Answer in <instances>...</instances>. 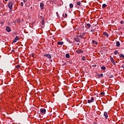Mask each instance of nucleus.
Masks as SVG:
<instances>
[{
    "instance_id": "24",
    "label": "nucleus",
    "mask_w": 124,
    "mask_h": 124,
    "mask_svg": "<svg viewBox=\"0 0 124 124\" xmlns=\"http://www.w3.org/2000/svg\"><path fill=\"white\" fill-rule=\"evenodd\" d=\"M106 6H107V5H106V4H103V5H102V7H103V8H105V7Z\"/></svg>"
},
{
    "instance_id": "18",
    "label": "nucleus",
    "mask_w": 124,
    "mask_h": 124,
    "mask_svg": "<svg viewBox=\"0 0 124 124\" xmlns=\"http://www.w3.org/2000/svg\"><path fill=\"white\" fill-rule=\"evenodd\" d=\"M100 77H103V74H101L98 75V78H100Z\"/></svg>"
},
{
    "instance_id": "3",
    "label": "nucleus",
    "mask_w": 124,
    "mask_h": 124,
    "mask_svg": "<svg viewBox=\"0 0 124 124\" xmlns=\"http://www.w3.org/2000/svg\"><path fill=\"white\" fill-rule=\"evenodd\" d=\"M76 52L78 54H83L84 53V51L82 49H78Z\"/></svg>"
},
{
    "instance_id": "19",
    "label": "nucleus",
    "mask_w": 124,
    "mask_h": 124,
    "mask_svg": "<svg viewBox=\"0 0 124 124\" xmlns=\"http://www.w3.org/2000/svg\"><path fill=\"white\" fill-rule=\"evenodd\" d=\"M87 26L88 27V28H87V29H90V28H91V24L88 23L87 24Z\"/></svg>"
},
{
    "instance_id": "45",
    "label": "nucleus",
    "mask_w": 124,
    "mask_h": 124,
    "mask_svg": "<svg viewBox=\"0 0 124 124\" xmlns=\"http://www.w3.org/2000/svg\"><path fill=\"white\" fill-rule=\"evenodd\" d=\"M32 57H33H33H34V55H33V54H32Z\"/></svg>"
},
{
    "instance_id": "44",
    "label": "nucleus",
    "mask_w": 124,
    "mask_h": 124,
    "mask_svg": "<svg viewBox=\"0 0 124 124\" xmlns=\"http://www.w3.org/2000/svg\"><path fill=\"white\" fill-rule=\"evenodd\" d=\"M22 22H24V19H22Z\"/></svg>"
},
{
    "instance_id": "8",
    "label": "nucleus",
    "mask_w": 124,
    "mask_h": 124,
    "mask_svg": "<svg viewBox=\"0 0 124 124\" xmlns=\"http://www.w3.org/2000/svg\"><path fill=\"white\" fill-rule=\"evenodd\" d=\"M41 9H44V4L43 3H41L40 5Z\"/></svg>"
},
{
    "instance_id": "17",
    "label": "nucleus",
    "mask_w": 124,
    "mask_h": 124,
    "mask_svg": "<svg viewBox=\"0 0 124 124\" xmlns=\"http://www.w3.org/2000/svg\"><path fill=\"white\" fill-rule=\"evenodd\" d=\"M101 69L102 70H105V69H106V67L104 66H103L101 67Z\"/></svg>"
},
{
    "instance_id": "20",
    "label": "nucleus",
    "mask_w": 124,
    "mask_h": 124,
    "mask_svg": "<svg viewBox=\"0 0 124 124\" xmlns=\"http://www.w3.org/2000/svg\"><path fill=\"white\" fill-rule=\"evenodd\" d=\"M119 57H120V58H124V54H120L119 55Z\"/></svg>"
},
{
    "instance_id": "2",
    "label": "nucleus",
    "mask_w": 124,
    "mask_h": 124,
    "mask_svg": "<svg viewBox=\"0 0 124 124\" xmlns=\"http://www.w3.org/2000/svg\"><path fill=\"white\" fill-rule=\"evenodd\" d=\"M5 30L7 32H10L11 31V28L9 26H6Z\"/></svg>"
},
{
    "instance_id": "10",
    "label": "nucleus",
    "mask_w": 124,
    "mask_h": 124,
    "mask_svg": "<svg viewBox=\"0 0 124 124\" xmlns=\"http://www.w3.org/2000/svg\"><path fill=\"white\" fill-rule=\"evenodd\" d=\"M74 40L77 42H80V39L79 38H75Z\"/></svg>"
},
{
    "instance_id": "15",
    "label": "nucleus",
    "mask_w": 124,
    "mask_h": 124,
    "mask_svg": "<svg viewBox=\"0 0 124 124\" xmlns=\"http://www.w3.org/2000/svg\"><path fill=\"white\" fill-rule=\"evenodd\" d=\"M45 21V19L44 18H43L42 22H41V24L43 26V25H44V22Z\"/></svg>"
},
{
    "instance_id": "29",
    "label": "nucleus",
    "mask_w": 124,
    "mask_h": 124,
    "mask_svg": "<svg viewBox=\"0 0 124 124\" xmlns=\"http://www.w3.org/2000/svg\"><path fill=\"white\" fill-rule=\"evenodd\" d=\"M20 5L21 6H22V7H23V6H24V3H23V2H21L20 3Z\"/></svg>"
},
{
    "instance_id": "38",
    "label": "nucleus",
    "mask_w": 124,
    "mask_h": 124,
    "mask_svg": "<svg viewBox=\"0 0 124 124\" xmlns=\"http://www.w3.org/2000/svg\"><path fill=\"white\" fill-rule=\"evenodd\" d=\"M77 36H78V37H80V38H83V37H82L81 35Z\"/></svg>"
},
{
    "instance_id": "39",
    "label": "nucleus",
    "mask_w": 124,
    "mask_h": 124,
    "mask_svg": "<svg viewBox=\"0 0 124 124\" xmlns=\"http://www.w3.org/2000/svg\"><path fill=\"white\" fill-rule=\"evenodd\" d=\"M56 15H57V16H58V17H59V13L57 12L56 13Z\"/></svg>"
},
{
    "instance_id": "32",
    "label": "nucleus",
    "mask_w": 124,
    "mask_h": 124,
    "mask_svg": "<svg viewBox=\"0 0 124 124\" xmlns=\"http://www.w3.org/2000/svg\"><path fill=\"white\" fill-rule=\"evenodd\" d=\"M91 100H92V102L93 101V100H94V98H93V97H91Z\"/></svg>"
},
{
    "instance_id": "47",
    "label": "nucleus",
    "mask_w": 124,
    "mask_h": 124,
    "mask_svg": "<svg viewBox=\"0 0 124 124\" xmlns=\"http://www.w3.org/2000/svg\"><path fill=\"white\" fill-rule=\"evenodd\" d=\"M78 45H79V43H78Z\"/></svg>"
},
{
    "instance_id": "33",
    "label": "nucleus",
    "mask_w": 124,
    "mask_h": 124,
    "mask_svg": "<svg viewBox=\"0 0 124 124\" xmlns=\"http://www.w3.org/2000/svg\"><path fill=\"white\" fill-rule=\"evenodd\" d=\"M120 24H121V25H123V24H124V21H120Z\"/></svg>"
},
{
    "instance_id": "40",
    "label": "nucleus",
    "mask_w": 124,
    "mask_h": 124,
    "mask_svg": "<svg viewBox=\"0 0 124 124\" xmlns=\"http://www.w3.org/2000/svg\"><path fill=\"white\" fill-rule=\"evenodd\" d=\"M63 65H66V62H64L63 64Z\"/></svg>"
},
{
    "instance_id": "41",
    "label": "nucleus",
    "mask_w": 124,
    "mask_h": 124,
    "mask_svg": "<svg viewBox=\"0 0 124 124\" xmlns=\"http://www.w3.org/2000/svg\"><path fill=\"white\" fill-rule=\"evenodd\" d=\"M121 67H122V68H124V65H122L121 66Z\"/></svg>"
},
{
    "instance_id": "11",
    "label": "nucleus",
    "mask_w": 124,
    "mask_h": 124,
    "mask_svg": "<svg viewBox=\"0 0 124 124\" xmlns=\"http://www.w3.org/2000/svg\"><path fill=\"white\" fill-rule=\"evenodd\" d=\"M103 34L105 36H107V37H109V35H108V33H107V32H104Z\"/></svg>"
},
{
    "instance_id": "6",
    "label": "nucleus",
    "mask_w": 124,
    "mask_h": 124,
    "mask_svg": "<svg viewBox=\"0 0 124 124\" xmlns=\"http://www.w3.org/2000/svg\"><path fill=\"white\" fill-rule=\"evenodd\" d=\"M103 115L106 119H108V113H107V112L106 111L104 112Z\"/></svg>"
},
{
    "instance_id": "26",
    "label": "nucleus",
    "mask_w": 124,
    "mask_h": 124,
    "mask_svg": "<svg viewBox=\"0 0 124 124\" xmlns=\"http://www.w3.org/2000/svg\"><path fill=\"white\" fill-rule=\"evenodd\" d=\"M82 60V61H86V57L85 56H83Z\"/></svg>"
},
{
    "instance_id": "25",
    "label": "nucleus",
    "mask_w": 124,
    "mask_h": 124,
    "mask_svg": "<svg viewBox=\"0 0 124 124\" xmlns=\"http://www.w3.org/2000/svg\"><path fill=\"white\" fill-rule=\"evenodd\" d=\"M88 103H92V102H93V101L91 100H88L87 101Z\"/></svg>"
},
{
    "instance_id": "4",
    "label": "nucleus",
    "mask_w": 124,
    "mask_h": 124,
    "mask_svg": "<svg viewBox=\"0 0 124 124\" xmlns=\"http://www.w3.org/2000/svg\"><path fill=\"white\" fill-rule=\"evenodd\" d=\"M18 40H19V36H16L15 39L14 40V41H13V43H16V42H17V41H18Z\"/></svg>"
},
{
    "instance_id": "34",
    "label": "nucleus",
    "mask_w": 124,
    "mask_h": 124,
    "mask_svg": "<svg viewBox=\"0 0 124 124\" xmlns=\"http://www.w3.org/2000/svg\"><path fill=\"white\" fill-rule=\"evenodd\" d=\"M113 77H114V76H113V75H110L109 76V78H113Z\"/></svg>"
},
{
    "instance_id": "14",
    "label": "nucleus",
    "mask_w": 124,
    "mask_h": 124,
    "mask_svg": "<svg viewBox=\"0 0 124 124\" xmlns=\"http://www.w3.org/2000/svg\"><path fill=\"white\" fill-rule=\"evenodd\" d=\"M116 46L117 47H120V46H121V44L120 43V42H116Z\"/></svg>"
},
{
    "instance_id": "27",
    "label": "nucleus",
    "mask_w": 124,
    "mask_h": 124,
    "mask_svg": "<svg viewBox=\"0 0 124 124\" xmlns=\"http://www.w3.org/2000/svg\"><path fill=\"white\" fill-rule=\"evenodd\" d=\"M16 68H17V69H18L20 68V66L19 65H17L16 66Z\"/></svg>"
},
{
    "instance_id": "31",
    "label": "nucleus",
    "mask_w": 124,
    "mask_h": 124,
    "mask_svg": "<svg viewBox=\"0 0 124 124\" xmlns=\"http://www.w3.org/2000/svg\"><path fill=\"white\" fill-rule=\"evenodd\" d=\"M17 23H21V20H20V19H17Z\"/></svg>"
},
{
    "instance_id": "28",
    "label": "nucleus",
    "mask_w": 124,
    "mask_h": 124,
    "mask_svg": "<svg viewBox=\"0 0 124 124\" xmlns=\"http://www.w3.org/2000/svg\"><path fill=\"white\" fill-rule=\"evenodd\" d=\"M100 94H101V95H104V94H105V93H104V92H101V93H100Z\"/></svg>"
},
{
    "instance_id": "23",
    "label": "nucleus",
    "mask_w": 124,
    "mask_h": 124,
    "mask_svg": "<svg viewBox=\"0 0 124 124\" xmlns=\"http://www.w3.org/2000/svg\"><path fill=\"white\" fill-rule=\"evenodd\" d=\"M70 8H73V5L72 3L70 4L69 5Z\"/></svg>"
},
{
    "instance_id": "30",
    "label": "nucleus",
    "mask_w": 124,
    "mask_h": 124,
    "mask_svg": "<svg viewBox=\"0 0 124 124\" xmlns=\"http://www.w3.org/2000/svg\"><path fill=\"white\" fill-rule=\"evenodd\" d=\"M62 16H63V17H67V14H65V16H64V14H63L62 15Z\"/></svg>"
},
{
    "instance_id": "21",
    "label": "nucleus",
    "mask_w": 124,
    "mask_h": 124,
    "mask_svg": "<svg viewBox=\"0 0 124 124\" xmlns=\"http://www.w3.org/2000/svg\"><path fill=\"white\" fill-rule=\"evenodd\" d=\"M77 4V5H78V6H81V2H78Z\"/></svg>"
},
{
    "instance_id": "9",
    "label": "nucleus",
    "mask_w": 124,
    "mask_h": 124,
    "mask_svg": "<svg viewBox=\"0 0 124 124\" xmlns=\"http://www.w3.org/2000/svg\"><path fill=\"white\" fill-rule=\"evenodd\" d=\"M41 112L43 114H45L46 113V109L45 108H42L41 109Z\"/></svg>"
},
{
    "instance_id": "42",
    "label": "nucleus",
    "mask_w": 124,
    "mask_h": 124,
    "mask_svg": "<svg viewBox=\"0 0 124 124\" xmlns=\"http://www.w3.org/2000/svg\"><path fill=\"white\" fill-rule=\"evenodd\" d=\"M93 66H94V67H96V64H94V65H93Z\"/></svg>"
},
{
    "instance_id": "7",
    "label": "nucleus",
    "mask_w": 124,
    "mask_h": 124,
    "mask_svg": "<svg viewBox=\"0 0 124 124\" xmlns=\"http://www.w3.org/2000/svg\"><path fill=\"white\" fill-rule=\"evenodd\" d=\"M44 57H46V58H48V59H51V58H52V56H51V54H45Z\"/></svg>"
},
{
    "instance_id": "46",
    "label": "nucleus",
    "mask_w": 124,
    "mask_h": 124,
    "mask_svg": "<svg viewBox=\"0 0 124 124\" xmlns=\"http://www.w3.org/2000/svg\"><path fill=\"white\" fill-rule=\"evenodd\" d=\"M5 0V1H7V0Z\"/></svg>"
},
{
    "instance_id": "12",
    "label": "nucleus",
    "mask_w": 124,
    "mask_h": 124,
    "mask_svg": "<svg viewBox=\"0 0 124 124\" xmlns=\"http://www.w3.org/2000/svg\"><path fill=\"white\" fill-rule=\"evenodd\" d=\"M63 44H64V43H63V42H57V44L58 45H63Z\"/></svg>"
},
{
    "instance_id": "22",
    "label": "nucleus",
    "mask_w": 124,
    "mask_h": 124,
    "mask_svg": "<svg viewBox=\"0 0 124 124\" xmlns=\"http://www.w3.org/2000/svg\"><path fill=\"white\" fill-rule=\"evenodd\" d=\"M118 53H119V51H118V50H115V51L114 52V55H117V54H118Z\"/></svg>"
},
{
    "instance_id": "43",
    "label": "nucleus",
    "mask_w": 124,
    "mask_h": 124,
    "mask_svg": "<svg viewBox=\"0 0 124 124\" xmlns=\"http://www.w3.org/2000/svg\"><path fill=\"white\" fill-rule=\"evenodd\" d=\"M50 62H53V60H50Z\"/></svg>"
},
{
    "instance_id": "13",
    "label": "nucleus",
    "mask_w": 124,
    "mask_h": 124,
    "mask_svg": "<svg viewBox=\"0 0 124 124\" xmlns=\"http://www.w3.org/2000/svg\"><path fill=\"white\" fill-rule=\"evenodd\" d=\"M65 57L66 59H69L70 58V55L68 53H67L65 54Z\"/></svg>"
},
{
    "instance_id": "16",
    "label": "nucleus",
    "mask_w": 124,
    "mask_h": 124,
    "mask_svg": "<svg viewBox=\"0 0 124 124\" xmlns=\"http://www.w3.org/2000/svg\"><path fill=\"white\" fill-rule=\"evenodd\" d=\"M92 43L93 44H95V45H97L98 43L97 42H95V41L94 40H92Z\"/></svg>"
},
{
    "instance_id": "48",
    "label": "nucleus",
    "mask_w": 124,
    "mask_h": 124,
    "mask_svg": "<svg viewBox=\"0 0 124 124\" xmlns=\"http://www.w3.org/2000/svg\"><path fill=\"white\" fill-rule=\"evenodd\" d=\"M85 34V33H84L83 34Z\"/></svg>"
},
{
    "instance_id": "35",
    "label": "nucleus",
    "mask_w": 124,
    "mask_h": 124,
    "mask_svg": "<svg viewBox=\"0 0 124 124\" xmlns=\"http://www.w3.org/2000/svg\"><path fill=\"white\" fill-rule=\"evenodd\" d=\"M91 32H93V31H94V29H92L91 31H90Z\"/></svg>"
},
{
    "instance_id": "5",
    "label": "nucleus",
    "mask_w": 124,
    "mask_h": 124,
    "mask_svg": "<svg viewBox=\"0 0 124 124\" xmlns=\"http://www.w3.org/2000/svg\"><path fill=\"white\" fill-rule=\"evenodd\" d=\"M110 61L113 63V64H114V65H116V63L115 62V60H114L113 57L110 56Z\"/></svg>"
},
{
    "instance_id": "37",
    "label": "nucleus",
    "mask_w": 124,
    "mask_h": 124,
    "mask_svg": "<svg viewBox=\"0 0 124 124\" xmlns=\"http://www.w3.org/2000/svg\"><path fill=\"white\" fill-rule=\"evenodd\" d=\"M23 1H24V3H26V2H27V0H23Z\"/></svg>"
},
{
    "instance_id": "36",
    "label": "nucleus",
    "mask_w": 124,
    "mask_h": 124,
    "mask_svg": "<svg viewBox=\"0 0 124 124\" xmlns=\"http://www.w3.org/2000/svg\"><path fill=\"white\" fill-rule=\"evenodd\" d=\"M0 24H1V25H4V22H0Z\"/></svg>"
},
{
    "instance_id": "1",
    "label": "nucleus",
    "mask_w": 124,
    "mask_h": 124,
    "mask_svg": "<svg viewBox=\"0 0 124 124\" xmlns=\"http://www.w3.org/2000/svg\"><path fill=\"white\" fill-rule=\"evenodd\" d=\"M12 5H13V3H12V2H10L8 4V7L11 10H12Z\"/></svg>"
}]
</instances>
